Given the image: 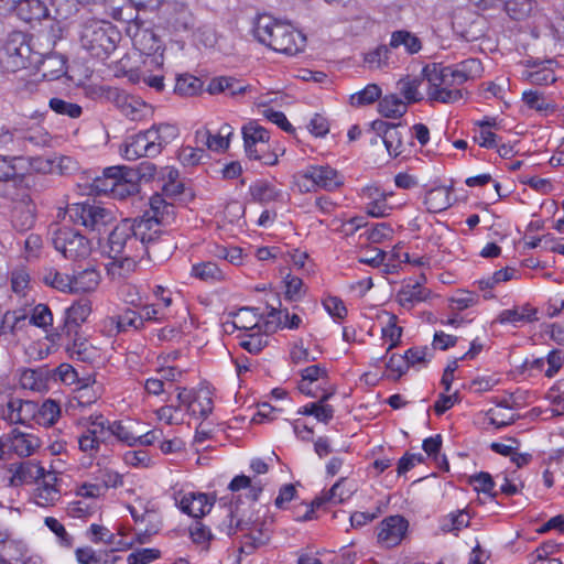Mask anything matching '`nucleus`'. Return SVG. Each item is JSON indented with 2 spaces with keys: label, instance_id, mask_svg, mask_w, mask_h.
Masks as SVG:
<instances>
[{
  "label": "nucleus",
  "instance_id": "46",
  "mask_svg": "<svg viewBox=\"0 0 564 564\" xmlns=\"http://www.w3.org/2000/svg\"><path fill=\"white\" fill-rule=\"evenodd\" d=\"M58 340L66 345L72 358L80 361H88L93 358V346L85 338L79 337L78 334L70 339L64 337Z\"/></svg>",
  "mask_w": 564,
  "mask_h": 564
},
{
  "label": "nucleus",
  "instance_id": "14",
  "mask_svg": "<svg viewBox=\"0 0 564 564\" xmlns=\"http://www.w3.org/2000/svg\"><path fill=\"white\" fill-rule=\"evenodd\" d=\"M91 313V304L88 300L74 302L64 312L63 324L57 327L56 336L58 339H70L78 334L82 324Z\"/></svg>",
  "mask_w": 564,
  "mask_h": 564
},
{
  "label": "nucleus",
  "instance_id": "12",
  "mask_svg": "<svg viewBox=\"0 0 564 564\" xmlns=\"http://www.w3.org/2000/svg\"><path fill=\"white\" fill-rule=\"evenodd\" d=\"M102 96L132 121L144 120L153 113L151 105L120 88L107 87L104 89Z\"/></svg>",
  "mask_w": 564,
  "mask_h": 564
},
{
  "label": "nucleus",
  "instance_id": "51",
  "mask_svg": "<svg viewBox=\"0 0 564 564\" xmlns=\"http://www.w3.org/2000/svg\"><path fill=\"white\" fill-rule=\"evenodd\" d=\"M152 294L155 297V302H153L152 305H155L156 308L164 314L166 321L172 318L174 316L172 312L174 303L173 292L165 286L154 285L152 288Z\"/></svg>",
  "mask_w": 564,
  "mask_h": 564
},
{
  "label": "nucleus",
  "instance_id": "34",
  "mask_svg": "<svg viewBox=\"0 0 564 564\" xmlns=\"http://www.w3.org/2000/svg\"><path fill=\"white\" fill-rule=\"evenodd\" d=\"M37 73L46 80H55L66 74V59L59 54H50L42 58Z\"/></svg>",
  "mask_w": 564,
  "mask_h": 564
},
{
  "label": "nucleus",
  "instance_id": "48",
  "mask_svg": "<svg viewBox=\"0 0 564 564\" xmlns=\"http://www.w3.org/2000/svg\"><path fill=\"white\" fill-rule=\"evenodd\" d=\"M268 336L263 329L241 333L238 336L239 345L250 354H259L268 345Z\"/></svg>",
  "mask_w": 564,
  "mask_h": 564
},
{
  "label": "nucleus",
  "instance_id": "59",
  "mask_svg": "<svg viewBox=\"0 0 564 564\" xmlns=\"http://www.w3.org/2000/svg\"><path fill=\"white\" fill-rule=\"evenodd\" d=\"M44 282L61 292L73 293V275L51 270L44 275Z\"/></svg>",
  "mask_w": 564,
  "mask_h": 564
},
{
  "label": "nucleus",
  "instance_id": "28",
  "mask_svg": "<svg viewBox=\"0 0 564 564\" xmlns=\"http://www.w3.org/2000/svg\"><path fill=\"white\" fill-rule=\"evenodd\" d=\"M431 291L420 282H408L397 293V302L405 308H412L419 303L426 301Z\"/></svg>",
  "mask_w": 564,
  "mask_h": 564
},
{
  "label": "nucleus",
  "instance_id": "26",
  "mask_svg": "<svg viewBox=\"0 0 564 564\" xmlns=\"http://www.w3.org/2000/svg\"><path fill=\"white\" fill-rule=\"evenodd\" d=\"M553 64L554 62L551 59L533 62L522 72V79L532 85L553 84L556 80Z\"/></svg>",
  "mask_w": 564,
  "mask_h": 564
},
{
  "label": "nucleus",
  "instance_id": "25",
  "mask_svg": "<svg viewBox=\"0 0 564 564\" xmlns=\"http://www.w3.org/2000/svg\"><path fill=\"white\" fill-rule=\"evenodd\" d=\"M232 127L228 123H224L216 134H213L209 130L203 129L196 131V142L206 145L212 151H224L229 147V138L232 134Z\"/></svg>",
  "mask_w": 564,
  "mask_h": 564
},
{
  "label": "nucleus",
  "instance_id": "53",
  "mask_svg": "<svg viewBox=\"0 0 564 564\" xmlns=\"http://www.w3.org/2000/svg\"><path fill=\"white\" fill-rule=\"evenodd\" d=\"M25 319L26 315L22 312H7L0 324V341H10V336L14 335L15 329Z\"/></svg>",
  "mask_w": 564,
  "mask_h": 564
},
{
  "label": "nucleus",
  "instance_id": "7",
  "mask_svg": "<svg viewBox=\"0 0 564 564\" xmlns=\"http://www.w3.org/2000/svg\"><path fill=\"white\" fill-rule=\"evenodd\" d=\"M78 424L83 427L78 435V448L89 458H95L101 445L109 440V419L101 413H93L82 417Z\"/></svg>",
  "mask_w": 564,
  "mask_h": 564
},
{
  "label": "nucleus",
  "instance_id": "54",
  "mask_svg": "<svg viewBox=\"0 0 564 564\" xmlns=\"http://www.w3.org/2000/svg\"><path fill=\"white\" fill-rule=\"evenodd\" d=\"M423 80H424L423 77L422 78L406 77V78H402L398 82L400 94L406 100L405 101L406 105L413 104V102H419L423 99V95L419 89Z\"/></svg>",
  "mask_w": 564,
  "mask_h": 564
},
{
  "label": "nucleus",
  "instance_id": "50",
  "mask_svg": "<svg viewBox=\"0 0 564 564\" xmlns=\"http://www.w3.org/2000/svg\"><path fill=\"white\" fill-rule=\"evenodd\" d=\"M34 141V138L22 135L17 130L11 131L6 127L0 128V148L9 152H19L25 141Z\"/></svg>",
  "mask_w": 564,
  "mask_h": 564
},
{
  "label": "nucleus",
  "instance_id": "1",
  "mask_svg": "<svg viewBox=\"0 0 564 564\" xmlns=\"http://www.w3.org/2000/svg\"><path fill=\"white\" fill-rule=\"evenodd\" d=\"M481 62L467 58L455 65L427 64L422 69L423 79L427 82L426 95L430 101L455 104L464 98L467 91L462 86L482 74Z\"/></svg>",
  "mask_w": 564,
  "mask_h": 564
},
{
  "label": "nucleus",
  "instance_id": "29",
  "mask_svg": "<svg viewBox=\"0 0 564 564\" xmlns=\"http://www.w3.org/2000/svg\"><path fill=\"white\" fill-rule=\"evenodd\" d=\"M345 481L346 478H339L328 491L324 492L319 497H316L312 501L311 509L307 510L306 514L303 517V520H311L312 514L314 513V509L322 507L326 502L338 505L348 499L350 492L348 490H344Z\"/></svg>",
  "mask_w": 564,
  "mask_h": 564
},
{
  "label": "nucleus",
  "instance_id": "10",
  "mask_svg": "<svg viewBox=\"0 0 564 564\" xmlns=\"http://www.w3.org/2000/svg\"><path fill=\"white\" fill-rule=\"evenodd\" d=\"M175 217V208L172 202H167L161 194H154L149 202V208L137 217L147 229L154 242L163 232V227L170 225Z\"/></svg>",
  "mask_w": 564,
  "mask_h": 564
},
{
  "label": "nucleus",
  "instance_id": "40",
  "mask_svg": "<svg viewBox=\"0 0 564 564\" xmlns=\"http://www.w3.org/2000/svg\"><path fill=\"white\" fill-rule=\"evenodd\" d=\"M191 273L193 276L209 283H217L226 280L224 269L212 261L193 264Z\"/></svg>",
  "mask_w": 564,
  "mask_h": 564
},
{
  "label": "nucleus",
  "instance_id": "58",
  "mask_svg": "<svg viewBox=\"0 0 564 564\" xmlns=\"http://www.w3.org/2000/svg\"><path fill=\"white\" fill-rule=\"evenodd\" d=\"M249 159L261 162L265 165H274L278 163V154L271 150L270 141H262L260 144L246 150Z\"/></svg>",
  "mask_w": 564,
  "mask_h": 564
},
{
  "label": "nucleus",
  "instance_id": "37",
  "mask_svg": "<svg viewBox=\"0 0 564 564\" xmlns=\"http://www.w3.org/2000/svg\"><path fill=\"white\" fill-rule=\"evenodd\" d=\"M118 178L119 182L115 185L111 194L112 198L123 200L139 193V183L133 180V173L130 169L123 166Z\"/></svg>",
  "mask_w": 564,
  "mask_h": 564
},
{
  "label": "nucleus",
  "instance_id": "60",
  "mask_svg": "<svg viewBox=\"0 0 564 564\" xmlns=\"http://www.w3.org/2000/svg\"><path fill=\"white\" fill-rule=\"evenodd\" d=\"M285 310L271 307L267 313L262 312L261 328L264 334H273L282 328Z\"/></svg>",
  "mask_w": 564,
  "mask_h": 564
},
{
  "label": "nucleus",
  "instance_id": "56",
  "mask_svg": "<svg viewBox=\"0 0 564 564\" xmlns=\"http://www.w3.org/2000/svg\"><path fill=\"white\" fill-rule=\"evenodd\" d=\"M381 335L382 339L389 344L387 352L399 345L402 336V327L398 325L397 315L387 314V321L381 329Z\"/></svg>",
  "mask_w": 564,
  "mask_h": 564
},
{
  "label": "nucleus",
  "instance_id": "52",
  "mask_svg": "<svg viewBox=\"0 0 564 564\" xmlns=\"http://www.w3.org/2000/svg\"><path fill=\"white\" fill-rule=\"evenodd\" d=\"M19 383L22 389L31 390L35 392H42L46 390V379L43 371L34 369L22 370L19 379Z\"/></svg>",
  "mask_w": 564,
  "mask_h": 564
},
{
  "label": "nucleus",
  "instance_id": "9",
  "mask_svg": "<svg viewBox=\"0 0 564 564\" xmlns=\"http://www.w3.org/2000/svg\"><path fill=\"white\" fill-rule=\"evenodd\" d=\"M32 48L23 32L11 33L0 48V65L4 72L15 73L31 63Z\"/></svg>",
  "mask_w": 564,
  "mask_h": 564
},
{
  "label": "nucleus",
  "instance_id": "38",
  "mask_svg": "<svg viewBox=\"0 0 564 564\" xmlns=\"http://www.w3.org/2000/svg\"><path fill=\"white\" fill-rule=\"evenodd\" d=\"M123 166H109L104 169L101 175L93 180L91 188L99 195L111 196L115 185L119 182L118 177Z\"/></svg>",
  "mask_w": 564,
  "mask_h": 564
},
{
  "label": "nucleus",
  "instance_id": "36",
  "mask_svg": "<svg viewBox=\"0 0 564 564\" xmlns=\"http://www.w3.org/2000/svg\"><path fill=\"white\" fill-rule=\"evenodd\" d=\"M505 10L510 19L525 21L538 14L539 6L534 0H508Z\"/></svg>",
  "mask_w": 564,
  "mask_h": 564
},
{
  "label": "nucleus",
  "instance_id": "27",
  "mask_svg": "<svg viewBox=\"0 0 564 564\" xmlns=\"http://www.w3.org/2000/svg\"><path fill=\"white\" fill-rule=\"evenodd\" d=\"M7 442L9 449L21 457L31 456L40 446V440L35 435L23 433L17 429L10 432Z\"/></svg>",
  "mask_w": 564,
  "mask_h": 564
},
{
  "label": "nucleus",
  "instance_id": "35",
  "mask_svg": "<svg viewBox=\"0 0 564 564\" xmlns=\"http://www.w3.org/2000/svg\"><path fill=\"white\" fill-rule=\"evenodd\" d=\"M262 315L259 308L241 307L234 314L232 327L242 333L253 332L261 328Z\"/></svg>",
  "mask_w": 564,
  "mask_h": 564
},
{
  "label": "nucleus",
  "instance_id": "61",
  "mask_svg": "<svg viewBox=\"0 0 564 564\" xmlns=\"http://www.w3.org/2000/svg\"><path fill=\"white\" fill-rule=\"evenodd\" d=\"M425 204L431 212H442L446 209L449 203V193L445 188H433L425 196Z\"/></svg>",
  "mask_w": 564,
  "mask_h": 564
},
{
  "label": "nucleus",
  "instance_id": "23",
  "mask_svg": "<svg viewBox=\"0 0 564 564\" xmlns=\"http://www.w3.org/2000/svg\"><path fill=\"white\" fill-rule=\"evenodd\" d=\"M253 90L251 85L243 84L235 77L220 76L213 78L207 87L212 95L226 94L230 97H240Z\"/></svg>",
  "mask_w": 564,
  "mask_h": 564
},
{
  "label": "nucleus",
  "instance_id": "2",
  "mask_svg": "<svg viewBox=\"0 0 564 564\" xmlns=\"http://www.w3.org/2000/svg\"><path fill=\"white\" fill-rule=\"evenodd\" d=\"M253 33L259 42L282 54L296 55L305 47L306 39L300 31L269 14L257 18Z\"/></svg>",
  "mask_w": 564,
  "mask_h": 564
},
{
  "label": "nucleus",
  "instance_id": "30",
  "mask_svg": "<svg viewBox=\"0 0 564 564\" xmlns=\"http://www.w3.org/2000/svg\"><path fill=\"white\" fill-rule=\"evenodd\" d=\"M18 17L25 22L42 21L51 17V11L42 0H20L14 8Z\"/></svg>",
  "mask_w": 564,
  "mask_h": 564
},
{
  "label": "nucleus",
  "instance_id": "18",
  "mask_svg": "<svg viewBox=\"0 0 564 564\" xmlns=\"http://www.w3.org/2000/svg\"><path fill=\"white\" fill-rule=\"evenodd\" d=\"M37 403L20 398H10L0 406V417L9 424H30L34 422Z\"/></svg>",
  "mask_w": 564,
  "mask_h": 564
},
{
  "label": "nucleus",
  "instance_id": "8",
  "mask_svg": "<svg viewBox=\"0 0 564 564\" xmlns=\"http://www.w3.org/2000/svg\"><path fill=\"white\" fill-rule=\"evenodd\" d=\"M66 214L74 224L98 232L106 229L115 219L111 209L89 200L68 205Z\"/></svg>",
  "mask_w": 564,
  "mask_h": 564
},
{
  "label": "nucleus",
  "instance_id": "11",
  "mask_svg": "<svg viewBox=\"0 0 564 564\" xmlns=\"http://www.w3.org/2000/svg\"><path fill=\"white\" fill-rule=\"evenodd\" d=\"M52 242L56 251L73 261L86 259L93 249L88 238L67 226L58 227L53 232Z\"/></svg>",
  "mask_w": 564,
  "mask_h": 564
},
{
  "label": "nucleus",
  "instance_id": "13",
  "mask_svg": "<svg viewBox=\"0 0 564 564\" xmlns=\"http://www.w3.org/2000/svg\"><path fill=\"white\" fill-rule=\"evenodd\" d=\"M172 497L175 505L183 513L193 518H200L208 513L213 507V501L206 494L193 490H185L183 488L173 487Z\"/></svg>",
  "mask_w": 564,
  "mask_h": 564
},
{
  "label": "nucleus",
  "instance_id": "41",
  "mask_svg": "<svg viewBox=\"0 0 564 564\" xmlns=\"http://www.w3.org/2000/svg\"><path fill=\"white\" fill-rule=\"evenodd\" d=\"M2 546L0 556L4 560V564H21L29 555L28 545L21 540L7 539Z\"/></svg>",
  "mask_w": 564,
  "mask_h": 564
},
{
  "label": "nucleus",
  "instance_id": "3",
  "mask_svg": "<svg viewBox=\"0 0 564 564\" xmlns=\"http://www.w3.org/2000/svg\"><path fill=\"white\" fill-rule=\"evenodd\" d=\"M141 225L138 218L121 220L109 234V256L131 254L134 257H148L151 259V250L155 242Z\"/></svg>",
  "mask_w": 564,
  "mask_h": 564
},
{
  "label": "nucleus",
  "instance_id": "4",
  "mask_svg": "<svg viewBox=\"0 0 564 564\" xmlns=\"http://www.w3.org/2000/svg\"><path fill=\"white\" fill-rule=\"evenodd\" d=\"M178 135L180 130L175 124H153L150 129L130 137L124 144L122 155L129 161L154 158Z\"/></svg>",
  "mask_w": 564,
  "mask_h": 564
},
{
  "label": "nucleus",
  "instance_id": "20",
  "mask_svg": "<svg viewBox=\"0 0 564 564\" xmlns=\"http://www.w3.org/2000/svg\"><path fill=\"white\" fill-rule=\"evenodd\" d=\"M35 484L36 488L33 494V500L37 506L51 507L61 499L58 477L55 471L45 470L41 479Z\"/></svg>",
  "mask_w": 564,
  "mask_h": 564
},
{
  "label": "nucleus",
  "instance_id": "17",
  "mask_svg": "<svg viewBox=\"0 0 564 564\" xmlns=\"http://www.w3.org/2000/svg\"><path fill=\"white\" fill-rule=\"evenodd\" d=\"M409 529L408 520L402 516H389L377 527V542L382 547H394L405 538Z\"/></svg>",
  "mask_w": 564,
  "mask_h": 564
},
{
  "label": "nucleus",
  "instance_id": "22",
  "mask_svg": "<svg viewBox=\"0 0 564 564\" xmlns=\"http://www.w3.org/2000/svg\"><path fill=\"white\" fill-rule=\"evenodd\" d=\"M111 259L107 265V275L111 281L121 283L127 281L138 268L139 261H141L144 257H134L131 254H122V256H109Z\"/></svg>",
  "mask_w": 564,
  "mask_h": 564
},
{
  "label": "nucleus",
  "instance_id": "49",
  "mask_svg": "<svg viewBox=\"0 0 564 564\" xmlns=\"http://www.w3.org/2000/svg\"><path fill=\"white\" fill-rule=\"evenodd\" d=\"M382 90L377 84H368L361 90L350 95L349 104L355 108L369 106L378 101Z\"/></svg>",
  "mask_w": 564,
  "mask_h": 564
},
{
  "label": "nucleus",
  "instance_id": "24",
  "mask_svg": "<svg viewBox=\"0 0 564 564\" xmlns=\"http://www.w3.org/2000/svg\"><path fill=\"white\" fill-rule=\"evenodd\" d=\"M34 210L35 206L28 195L14 202L11 208V223L13 227L20 231L30 229L35 221Z\"/></svg>",
  "mask_w": 564,
  "mask_h": 564
},
{
  "label": "nucleus",
  "instance_id": "32",
  "mask_svg": "<svg viewBox=\"0 0 564 564\" xmlns=\"http://www.w3.org/2000/svg\"><path fill=\"white\" fill-rule=\"evenodd\" d=\"M536 319V310L529 304L522 306H514L512 308L501 311L496 322L499 324H511L519 326L525 323H531Z\"/></svg>",
  "mask_w": 564,
  "mask_h": 564
},
{
  "label": "nucleus",
  "instance_id": "6",
  "mask_svg": "<svg viewBox=\"0 0 564 564\" xmlns=\"http://www.w3.org/2000/svg\"><path fill=\"white\" fill-rule=\"evenodd\" d=\"M293 184L300 193L334 192L344 185V176L329 164H310L294 174Z\"/></svg>",
  "mask_w": 564,
  "mask_h": 564
},
{
  "label": "nucleus",
  "instance_id": "47",
  "mask_svg": "<svg viewBox=\"0 0 564 564\" xmlns=\"http://www.w3.org/2000/svg\"><path fill=\"white\" fill-rule=\"evenodd\" d=\"M245 151L262 141H270V132L257 121H249L242 127Z\"/></svg>",
  "mask_w": 564,
  "mask_h": 564
},
{
  "label": "nucleus",
  "instance_id": "57",
  "mask_svg": "<svg viewBox=\"0 0 564 564\" xmlns=\"http://www.w3.org/2000/svg\"><path fill=\"white\" fill-rule=\"evenodd\" d=\"M156 417L169 424H182L185 421L186 411L184 405H181L180 402H177L176 405L170 404V405H163L155 411Z\"/></svg>",
  "mask_w": 564,
  "mask_h": 564
},
{
  "label": "nucleus",
  "instance_id": "63",
  "mask_svg": "<svg viewBox=\"0 0 564 564\" xmlns=\"http://www.w3.org/2000/svg\"><path fill=\"white\" fill-rule=\"evenodd\" d=\"M45 525L56 535L58 544L70 549L74 544V538L66 531L64 524L54 517L44 519Z\"/></svg>",
  "mask_w": 564,
  "mask_h": 564
},
{
  "label": "nucleus",
  "instance_id": "43",
  "mask_svg": "<svg viewBox=\"0 0 564 564\" xmlns=\"http://www.w3.org/2000/svg\"><path fill=\"white\" fill-rule=\"evenodd\" d=\"M61 416L59 404L52 400H45L41 405L37 404V411H35L34 423L48 427L54 425Z\"/></svg>",
  "mask_w": 564,
  "mask_h": 564
},
{
  "label": "nucleus",
  "instance_id": "44",
  "mask_svg": "<svg viewBox=\"0 0 564 564\" xmlns=\"http://www.w3.org/2000/svg\"><path fill=\"white\" fill-rule=\"evenodd\" d=\"M408 110V105L394 94L380 97L378 111L386 118L398 119Z\"/></svg>",
  "mask_w": 564,
  "mask_h": 564
},
{
  "label": "nucleus",
  "instance_id": "45",
  "mask_svg": "<svg viewBox=\"0 0 564 564\" xmlns=\"http://www.w3.org/2000/svg\"><path fill=\"white\" fill-rule=\"evenodd\" d=\"M470 523L469 513L463 509L451 512L440 519V530L444 533H457Z\"/></svg>",
  "mask_w": 564,
  "mask_h": 564
},
{
  "label": "nucleus",
  "instance_id": "15",
  "mask_svg": "<svg viewBox=\"0 0 564 564\" xmlns=\"http://www.w3.org/2000/svg\"><path fill=\"white\" fill-rule=\"evenodd\" d=\"M177 402L184 405L186 414L195 417H207L214 409V402L208 390L193 391L177 388Z\"/></svg>",
  "mask_w": 564,
  "mask_h": 564
},
{
  "label": "nucleus",
  "instance_id": "64",
  "mask_svg": "<svg viewBox=\"0 0 564 564\" xmlns=\"http://www.w3.org/2000/svg\"><path fill=\"white\" fill-rule=\"evenodd\" d=\"M522 101L528 108L539 112H547L549 110H553V106L546 100L544 95L538 90L523 91Z\"/></svg>",
  "mask_w": 564,
  "mask_h": 564
},
{
  "label": "nucleus",
  "instance_id": "55",
  "mask_svg": "<svg viewBox=\"0 0 564 564\" xmlns=\"http://www.w3.org/2000/svg\"><path fill=\"white\" fill-rule=\"evenodd\" d=\"M141 512L148 520L149 525L145 527L144 532L149 534L156 533L160 530V506L155 500L140 501Z\"/></svg>",
  "mask_w": 564,
  "mask_h": 564
},
{
  "label": "nucleus",
  "instance_id": "19",
  "mask_svg": "<svg viewBox=\"0 0 564 564\" xmlns=\"http://www.w3.org/2000/svg\"><path fill=\"white\" fill-rule=\"evenodd\" d=\"M45 468L35 460H25L18 464H11L8 468V481L15 489L23 486L35 484L43 476Z\"/></svg>",
  "mask_w": 564,
  "mask_h": 564
},
{
  "label": "nucleus",
  "instance_id": "21",
  "mask_svg": "<svg viewBox=\"0 0 564 564\" xmlns=\"http://www.w3.org/2000/svg\"><path fill=\"white\" fill-rule=\"evenodd\" d=\"M371 129L381 138L391 158H397L404 151L403 133L400 130V124L375 120L371 123Z\"/></svg>",
  "mask_w": 564,
  "mask_h": 564
},
{
  "label": "nucleus",
  "instance_id": "62",
  "mask_svg": "<svg viewBox=\"0 0 564 564\" xmlns=\"http://www.w3.org/2000/svg\"><path fill=\"white\" fill-rule=\"evenodd\" d=\"M390 46L379 45L365 54L364 62L371 69L382 68L388 65Z\"/></svg>",
  "mask_w": 564,
  "mask_h": 564
},
{
  "label": "nucleus",
  "instance_id": "39",
  "mask_svg": "<svg viewBox=\"0 0 564 564\" xmlns=\"http://www.w3.org/2000/svg\"><path fill=\"white\" fill-rule=\"evenodd\" d=\"M100 283V273L95 268H87L73 275V293L94 292Z\"/></svg>",
  "mask_w": 564,
  "mask_h": 564
},
{
  "label": "nucleus",
  "instance_id": "16",
  "mask_svg": "<svg viewBox=\"0 0 564 564\" xmlns=\"http://www.w3.org/2000/svg\"><path fill=\"white\" fill-rule=\"evenodd\" d=\"M391 196V192H384L375 185L365 186L359 192L366 214L373 218H383L391 215L393 206L388 203V198Z\"/></svg>",
  "mask_w": 564,
  "mask_h": 564
},
{
  "label": "nucleus",
  "instance_id": "33",
  "mask_svg": "<svg viewBox=\"0 0 564 564\" xmlns=\"http://www.w3.org/2000/svg\"><path fill=\"white\" fill-rule=\"evenodd\" d=\"M109 324L118 334L130 330H142V317L137 310L127 307L121 313L109 318Z\"/></svg>",
  "mask_w": 564,
  "mask_h": 564
},
{
  "label": "nucleus",
  "instance_id": "5",
  "mask_svg": "<svg viewBox=\"0 0 564 564\" xmlns=\"http://www.w3.org/2000/svg\"><path fill=\"white\" fill-rule=\"evenodd\" d=\"M120 40L119 29L110 21L88 19L82 24L80 45L94 57L107 58L116 51Z\"/></svg>",
  "mask_w": 564,
  "mask_h": 564
},
{
  "label": "nucleus",
  "instance_id": "42",
  "mask_svg": "<svg viewBox=\"0 0 564 564\" xmlns=\"http://www.w3.org/2000/svg\"><path fill=\"white\" fill-rule=\"evenodd\" d=\"M389 46L398 48L403 46L405 52L410 55L416 54L422 48L421 40L413 33L406 30H398L391 34Z\"/></svg>",
  "mask_w": 564,
  "mask_h": 564
},
{
  "label": "nucleus",
  "instance_id": "31",
  "mask_svg": "<svg viewBox=\"0 0 564 564\" xmlns=\"http://www.w3.org/2000/svg\"><path fill=\"white\" fill-rule=\"evenodd\" d=\"M139 423L132 420H109V438L112 436L127 446L137 445V432Z\"/></svg>",
  "mask_w": 564,
  "mask_h": 564
}]
</instances>
